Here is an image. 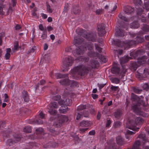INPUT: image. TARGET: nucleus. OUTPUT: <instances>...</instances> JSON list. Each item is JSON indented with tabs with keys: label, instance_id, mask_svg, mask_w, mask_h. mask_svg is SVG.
Masks as SVG:
<instances>
[{
	"label": "nucleus",
	"instance_id": "nucleus-20",
	"mask_svg": "<svg viewBox=\"0 0 149 149\" xmlns=\"http://www.w3.org/2000/svg\"><path fill=\"white\" fill-rule=\"evenodd\" d=\"M91 125V123L88 121L83 120L80 123V126L82 127H87Z\"/></svg>",
	"mask_w": 149,
	"mask_h": 149
},
{
	"label": "nucleus",
	"instance_id": "nucleus-8",
	"mask_svg": "<svg viewBox=\"0 0 149 149\" xmlns=\"http://www.w3.org/2000/svg\"><path fill=\"white\" fill-rule=\"evenodd\" d=\"M86 46L88 50V52L87 53L88 56L90 57H97L101 60L102 59L103 57H102V55L101 56V57L100 56L99 57V54L94 51V44L93 43L89 42L86 44Z\"/></svg>",
	"mask_w": 149,
	"mask_h": 149
},
{
	"label": "nucleus",
	"instance_id": "nucleus-54",
	"mask_svg": "<svg viewBox=\"0 0 149 149\" xmlns=\"http://www.w3.org/2000/svg\"><path fill=\"white\" fill-rule=\"evenodd\" d=\"M88 128H80L79 129V132L80 133H83L85 131H87L88 129Z\"/></svg>",
	"mask_w": 149,
	"mask_h": 149
},
{
	"label": "nucleus",
	"instance_id": "nucleus-30",
	"mask_svg": "<svg viewBox=\"0 0 149 149\" xmlns=\"http://www.w3.org/2000/svg\"><path fill=\"white\" fill-rule=\"evenodd\" d=\"M83 112L82 111H77L76 113V119L79 120L82 117Z\"/></svg>",
	"mask_w": 149,
	"mask_h": 149
},
{
	"label": "nucleus",
	"instance_id": "nucleus-19",
	"mask_svg": "<svg viewBox=\"0 0 149 149\" xmlns=\"http://www.w3.org/2000/svg\"><path fill=\"white\" fill-rule=\"evenodd\" d=\"M115 35L116 36L123 37L124 36V31L122 29L117 28L116 29Z\"/></svg>",
	"mask_w": 149,
	"mask_h": 149
},
{
	"label": "nucleus",
	"instance_id": "nucleus-12",
	"mask_svg": "<svg viewBox=\"0 0 149 149\" xmlns=\"http://www.w3.org/2000/svg\"><path fill=\"white\" fill-rule=\"evenodd\" d=\"M144 53V50L142 49H138L137 50H132L130 53V58L131 59H135L137 57L142 55Z\"/></svg>",
	"mask_w": 149,
	"mask_h": 149
},
{
	"label": "nucleus",
	"instance_id": "nucleus-13",
	"mask_svg": "<svg viewBox=\"0 0 149 149\" xmlns=\"http://www.w3.org/2000/svg\"><path fill=\"white\" fill-rule=\"evenodd\" d=\"M105 25L103 23L99 24L97 25V30L99 36H103L106 33Z\"/></svg>",
	"mask_w": 149,
	"mask_h": 149
},
{
	"label": "nucleus",
	"instance_id": "nucleus-49",
	"mask_svg": "<svg viewBox=\"0 0 149 149\" xmlns=\"http://www.w3.org/2000/svg\"><path fill=\"white\" fill-rule=\"evenodd\" d=\"M86 108V106L85 105H81L78 107V111H82V110Z\"/></svg>",
	"mask_w": 149,
	"mask_h": 149
},
{
	"label": "nucleus",
	"instance_id": "nucleus-1",
	"mask_svg": "<svg viewBox=\"0 0 149 149\" xmlns=\"http://www.w3.org/2000/svg\"><path fill=\"white\" fill-rule=\"evenodd\" d=\"M99 63L95 59L91 60L85 65H79L71 70V72L73 74H78L81 76L87 75L89 74V76L93 75L94 70L98 67Z\"/></svg>",
	"mask_w": 149,
	"mask_h": 149
},
{
	"label": "nucleus",
	"instance_id": "nucleus-28",
	"mask_svg": "<svg viewBox=\"0 0 149 149\" xmlns=\"http://www.w3.org/2000/svg\"><path fill=\"white\" fill-rule=\"evenodd\" d=\"M58 107V105L57 103L54 102H51L49 106L50 108L56 109Z\"/></svg>",
	"mask_w": 149,
	"mask_h": 149
},
{
	"label": "nucleus",
	"instance_id": "nucleus-23",
	"mask_svg": "<svg viewBox=\"0 0 149 149\" xmlns=\"http://www.w3.org/2000/svg\"><path fill=\"white\" fill-rule=\"evenodd\" d=\"M77 59L79 61L86 63L89 61V58L87 56H80L78 57Z\"/></svg>",
	"mask_w": 149,
	"mask_h": 149
},
{
	"label": "nucleus",
	"instance_id": "nucleus-14",
	"mask_svg": "<svg viewBox=\"0 0 149 149\" xmlns=\"http://www.w3.org/2000/svg\"><path fill=\"white\" fill-rule=\"evenodd\" d=\"M59 122L58 124H56V122L54 123V126L56 127H59L63 123L67 122L68 120V117L65 115H62L59 117Z\"/></svg>",
	"mask_w": 149,
	"mask_h": 149
},
{
	"label": "nucleus",
	"instance_id": "nucleus-9",
	"mask_svg": "<svg viewBox=\"0 0 149 149\" xmlns=\"http://www.w3.org/2000/svg\"><path fill=\"white\" fill-rule=\"evenodd\" d=\"M143 121V120L140 117H137L135 120V123L134 124L133 121H130L129 122L127 123L126 125V127L128 129H131L134 131H137L139 128V126L138 127H135V125H139Z\"/></svg>",
	"mask_w": 149,
	"mask_h": 149
},
{
	"label": "nucleus",
	"instance_id": "nucleus-56",
	"mask_svg": "<svg viewBox=\"0 0 149 149\" xmlns=\"http://www.w3.org/2000/svg\"><path fill=\"white\" fill-rule=\"evenodd\" d=\"M47 10L48 12L50 13H52L53 10L50 8V6L49 5H47Z\"/></svg>",
	"mask_w": 149,
	"mask_h": 149
},
{
	"label": "nucleus",
	"instance_id": "nucleus-51",
	"mask_svg": "<svg viewBox=\"0 0 149 149\" xmlns=\"http://www.w3.org/2000/svg\"><path fill=\"white\" fill-rule=\"evenodd\" d=\"M104 10L102 8L97 9L95 11L96 14L99 15H101L102 13Z\"/></svg>",
	"mask_w": 149,
	"mask_h": 149
},
{
	"label": "nucleus",
	"instance_id": "nucleus-63",
	"mask_svg": "<svg viewBox=\"0 0 149 149\" xmlns=\"http://www.w3.org/2000/svg\"><path fill=\"white\" fill-rule=\"evenodd\" d=\"M65 51L67 52H71L72 49L70 47H67L65 49Z\"/></svg>",
	"mask_w": 149,
	"mask_h": 149
},
{
	"label": "nucleus",
	"instance_id": "nucleus-18",
	"mask_svg": "<svg viewBox=\"0 0 149 149\" xmlns=\"http://www.w3.org/2000/svg\"><path fill=\"white\" fill-rule=\"evenodd\" d=\"M124 10L126 13L131 14L133 12L134 9V8L129 6H127L124 7Z\"/></svg>",
	"mask_w": 149,
	"mask_h": 149
},
{
	"label": "nucleus",
	"instance_id": "nucleus-5",
	"mask_svg": "<svg viewBox=\"0 0 149 149\" xmlns=\"http://www.w3.org/2000/svg\"><path fill=\"white\" fill-rule=\"evenodd\" d=\"M146 56H143L137 58V62L135 61H132L130 64V69L132 71H135L137 68L141 65L144 64L147 59Z\"/></svg>",
	"mask_w": 149,
	"mask_h": 149
},
{
	"label": "nucleus",
	"instance_id": "nucleus-44",
	"mask_svg": "<svg viewBox=\"0 0 149 149\" xmlns=\"http://www.w3.org/2000/svg\"><path fill=\"white\" fill-rule=\"evenodd\" d=\"M111 79V81L113 83L116 84H118L120 82V80L118 78H113Z\"/></svg>",
	"mask_w": 149,
	"mask_h": 149
},
{
	"label": "nucleus",
	"instance_id": "nucleus-7",
	"mask_svg": "<svg viewBox=\"0 0 149 149\" xmlns=\"http://www.w3.org/2000/svg\"><path fill=\"white\" fill-rule=\"evenodd\" d=\"M111 71L112 73L117 74L122 78L125 75L127 72V69L125 65H122L121 68L118 65L115 66L112 68Z\"/></svg>",
	"mask_w": 149,
	"mask_h": 149
},
{
	"label": "nucleus",
	"instance_id": "nucleus-43",
	"mask_svg": "<svg viewBox=\"0 0 149 149\" xmlns=\"http://www.w3.org/2000/svg\"><path fill=\"white\" fill-rule=\"evenodd\" d=\"M132 99L134 101H139V98L137 95H135L134 94H132L131 96Z\"/></svg>",
	"mask_w": 149,
	"mask_h": 149
},
{
	"label": "nucleus",
	"instance_id": "nucleus-36",
	"mask_svg": "<svg viewBox=\"0 0 149 149\" xmlns=\"http://www.w3.org/2000/svg\"><path fill=\"white\" fill-rule=\"evenodd\" d=\"M3 7L4 8V10L7 12V15H8L10 10L12 11L13 10L12 7L11 6H9V8L6 6H3Z\"/></svg>",
	"mask_w": 149,
	"mask_h": 149
},
{
	"label": "nucleus",
	"instance_id": "nucleus-38",
	"mask_svg": "<svg viewBox=\"0 0 149 149\" xmlns=\"http://www.w3.org/2000/svg\"><path fill=\"white\" fill-rule=\"evenodd\" d=\"M111 91H112V92H118L119 91V88L118 86H112L111 87Z\"/></svg>",
	"mask_w": 149,
	"mask_h": 149
},
{
	"label": "nucleus",
	"instance_id": "nucleus-27",
	"mask_svg": "<svg viewBox=\"0 0 149 149\" xmlns=\"http://www.w3.org/2000/svg\"><path fill=\"white\" fill-rule=\"evenodd\" d=\"M140 142L139 141H136L134 145L133 146L132 148L129 149H141L140 148Z\"/></svg>",
	"mask_w": 149,
	"mask_h": 149
},
{
	"label": "nucleus",
	"instance_id": "nucleus-53",
	"mask_svg": "<svg viewBox=\"0 0 149 149\" xmlns=\"http://www.w3.org/2000/svg\"><path fill=\"white\" fill-rule=\"evenodd\" d=\"M36 46H33L32 48L30 49L28 51V54H30L31 53H33L34 52L36 49Z\"/></svg>",
	"mask_w": 149,
	"mask_h": 149
},
{
	"label": "nucleus",
	"instance_id": "nucleus-37",
	"mask_svg": "<svg viewBox=\"0 0 149 149\" xmlns=\"http://www.w3.org/2000/svg\"><path fill=\"white\" fill-rule=\"evenodd\" d=\"M125 133L126 137L127 139L128 138V137H130V135H133L135 134V133L130 130H127L126 131Z\"/></svg>",
	"mask_w": 149,
	"mask_h": 149
},
{
	"label": "nucleus",
	"instance_id": "nucleus-45",
	"mask_svg": "<svg viewBox=\"0 0 149 149\" xmlns=\"http://www.w3.org/2000/svg\"><path fill=\"white\" fill-rule=\"evenodd\" d=\"M122 115L121 112L119 111H118L114 113V116L117 118H119Z\"/></svg>",
	"mask_w": 149,
	"mask_h": 149
},
{
	"label": "nucleus",
	"instance_id": "nucleus-61",
	"mask_svg": "<svg viewBox=\"0 0 149 149\" xmlns=\"http://www.w3.org/2000/svg\"><path fill=\"white\" fill-rule=\"evenodd\" d=\"M41 17L42 19H45L47 17V14L42 13L41 14Z\"/></svg>",
	"mask_w": 149,
	"mask_h": 149
},
{
	"label": "nucleus",
	"instance_id": "nucleus-40",
	"mask_svg": "<svg viewBox=\"0 0 149 149\" xmlns=\"http://www.w3.org/2000/svg\"><path fill=\"white\" fill-rule=\"evenodd\" d=\"M45 83V81L44 80H41L40 81V83H38L36 85V89H37L39 88V86L40 85H44Z\"/></svg>",
	"mask_w": 149,
	"mask_h": 149
},
{
	"label": "nucleus",
	"instance_id": "nucleus-31",
	"mask_svg": "<svg viewBox=\"0 0 149 149\" xmlns=\"http://www.w3.org/2000/svg\"><path fill=\"white\" fill-rule=\"evenodd\" d=\"M139 138L141 139L142 140V141L143 143L146 142L147 140L146 139L145 137V135L144 133H142L139 136Z\"/></svg>",
	"mask_w": 149,
	"mask_h": 149
},
{
	"label": "nucleus",
	"instance_id": "nucleus-2",
	"mask_svg": "<svg viewBox=\"0 0 149 149\" xmlns=\"http://www.w3.org/2000/svg\"><path fill=\"white\" fill-rule=\"evenodd\" d=\"M79 32V35L86 38L88 40L93 42H96L97 40V42L99 43L102 44V38H99L97 40V35L96 32H92L88 34L86 30L82 29H80Z\"/></svg>",
	"mask_w": 149,
	"mask_h": 149
},
{
	"label": "nucleus",
	"instance_id": "nucleus-42",
	"mask_svg": "<svg viewBox=\"0 0 149 149\" xmlns=\"http://www.w3.org/2000/svg\"><path fill=\"white\" fill-rule=\"evenodd\" d=\"M80 11L78 6H76V8H74L73 12L75 14H79Z\"/></svg>",
	"mask_w": 149,
	"mask_h": 149
},
{
	"label": "nucleus",
	"instance_id": "nucleus-29",
	"mask_svg": "<svg viewBox=\"0 0 149 149\" xmlns=\"http://www.w3.org/2000/svg\"><path fill=\"white\" fill-rule=\"evenodd\" d=\"M118 17L119 18L125 21H128V19L124 16V13H120L119 14Z\"/></svg>",
	"mask_w": 149,
	"mask_h": 149
},
{
	"label": "nucleus",
	"instance_id": "nucleus-60",
	"mask_svg": "<svg viewBox=\"0 0 149 149\" xmlns=\"http://www.w3.org/2000/svg\"><path fill=\"white\" fill-rule=\"evenodd\" d=\"M50 132H52V133H53V135H58L59 134V132H56L54 130H50Z\"/></svg>",
	"mask_w": 149,
	"mask_h": 149
},
{
	"label": "nucleus",
	"instance_id": "nucleus-33",
	"mask_svg": "<svg viewBox=\"0 0 149 149\" xmlns=\"http://www.w3.org/2000/svg\"><path fill=\"white\" fill-rule=\"evenodd\" d=\"M48 109H49L48 112L50 113V114L51 115H56L57 113V111L55 109H52L53 108H48Z\"/></svg>",
	"mask_w": 149,
	"mask_h": 149
},
{
	"label": "nucleus",
	"instance_id": "nucleus-3",
	"mask_svg": "<svg viewBox=\"0 0 149 149\" xmlns=\"http://www.w3.org/2000/svg\"><path fill=\"white\" fill-rule=\"evenodd\" d=\"M55 76L57 79L63 78H67L65 79H61L60 80V83L62 85L67 86H70L71 87H78V83L75 81H71L68 79V74H61L60 73L55 74Z\"/></svg>",
	"mask_w": 149,
	"mask_h": 149
},
{
	"label": "nucleus",
	"instance_id": "nucleus-57",
	"mask_svg": "<svg viewBox=\"0 0 149 149\" xmlns=\"http://www.w3.org/2000/svg\"><path fill=\"white\" fill-rule=\"evenodd\" d=\"M61 96L59 95H57L54 96L53 98L54 100L56 101L59 100Z\"/></svg>",
	"mask_w": 149,
	"mask_h": 149
},
{
	"label": "nucleus",
	"instance_id": "nucleus-46",
	"mask_svg": "<svg viewBox=\"0 0 149 149\" xmlns=\"http://www.w3.org/2000/svg\"><path fill=\"white\" fill-rule=\"evenodd\" d=\"M144 9H145L147 11H149V2L148 1L145 2L144 5L143 7Z\"/></svg>",
	"mask_w": 149,
	"mask_h": 149
},
{
	"label": "nucleus",
	"instance_id": "nucleus-50",
	"mask_svg": "<svg viewBox=\"0 0 149 149\" xmlns=\"http://www.w3.org/2000/svg\"><path fill=\"white\" fill-rule=\"evenodd\" d=\"M23 98L24 101L26 102H28L29 100V99L27 94H24L23 95Z\"/></svg>",
	"mask_w": 149,
	"mask_h": 149
},
{
	"label": "nucleus",
	"instance_id": "nucleus-58",
	"mask_svg": "<svg viewBox=\"0 0 149 149\" xmlns=\"http://www.w3.org/2000/svg\"><path fill=\"white\" fill-rule=\"evenodd\" d=\"M111 123V122L110 119L107 120L106 123V127H109Z\"/></svg>",
	"mask_w": 149,
	"mask_h": 149
},
{
	"label": "nucleus",
	"instance_id": "nucleus-25",
	"mask_svg": "<svg viewBox=\"0 0 149 149\" xmlns=\"http://www.w3.org/2000/svg\"><path fill=\"white\" fill-rule=\"evenodd\" d=\"M11 49L10 48H8L6 49V53L5 55V58L6 60H9L10 56Z\"/></svg>",
	"mask_w": 149,
	"mask_h": 149
},
{
	"label": "nucleus",
	"instance_id": "nucleus-17",
	"mask_svg": "<svg viewBox=\"0 0 149 149\" xmlns=\"http://www.w3.org/2000/svg\"><path fill=\"white\" fill-rule=\"evenodd\" d=\"M85 43V42L84 39L80 38L79 36L75 37L74 38V43L76 46L84 44Z\"/></svg>",
	"mask_w": 149,
	"mask_h": 149
},
{
	"label": "nucleus",
	"instance_id": "nucleus-41",
	"mask_svg": "<svg viewBox=\"0 0 149 149\" xmlns=\"http://www.w3.org/2000/svg\"><path fill=\"white\" fill-rule=\"evenodd\" d=\"M2 96L4 102H7L8 101L9 99L8 97L7 94H3Z\"/></svg>",
	"mask_w": 149,
	"mask_h": 149
},
{
	"label": "nucleus",
	"instance_id": "nucleus-62",
	"mask_svg": "<svg viewBox=\"0 0 149 149\" xmlns=\"http://www.w3.org/2000/svg\"><path fill=\"white\" fill-rule=\"evenodd\" d=\"M21 26L19 24H17L15 26V29L16 30H19L21 28Z\"/></svg>",
	"mask_w": 149,
	"mask_h": 149
},
{
	"label": "nucleus",
	"instance_id": "nucleus-48",
	"mask_svg": "<svg viewBox=\"0 0 149 149\" xmlns=\"http://www.w3.org/2000/svg\"><path fill=\"white\" fill-rule=\"evenodd\" d=\"M47 37V32H46V29L45 30V31L43 32L42 35L41 36V37L42 39L45 40L46 39Z\"/></svg>",
	"mask_w": 149,
	"mask_h": 149
},
{
	"label": "nucleus",
	"instance_id": "nucleus-39",
	"mask_svg": "<svg viewBox=\"0 0 149 149\" xmlns=\"http://www.w3.org/2000/svg\"><path fill=\"white\" fill-rule=\"evenodd\" d=\"M116 141L117 143L119 145H121L123 142V141L120 136H118L116 138Z\"/></svg>",
	"mask_w": 149,
	"mask_h": 149
},
{
	"label": "nucleus",
	"instance_id": "nucleus-16",
	"mask_svg": "<svg viewBox=\"0 0 149 149\" xmlns=\"http://www.w3.org/2000/svg\"><path fill=\"white\" fill-rule=\"evenodd\" d=\"M86 47L84 45H81L78 47V48L75 50L77 54L78 55L83 54L86 50Z\"/></svg>",
	"mask_w": 149,
	"mask_h": 149
},
{
	"label": "nucleus",
	"instance_id": "nucleus-35",
	"mask_svg": "<svg viewBox=\"0 0 149 149\" xmlns=\"http://www.w3.org/2000/svg\"><path fill=\"white\" fill-rule=\"evenodd\" d=\"M94 45L95 49L99 53H101L102 52V48L100 47L97 43H95Z\"/></svg>",
	"mask_w": 149,
	"mask_h": 149
},
{
	"label": "nucleus",
	"instance_id": "nucleus-64",
	"mask_svg": "<svg viewBox=\"0 0 149 149\" xmlns=\"http://www.w3.org/2000/svg\"><path fill=\"white\" fill-rule=\"evenodd\" d=\"M39 28L40 30L41 31H43L44 30V28L42 24L39 25Z\"/></svg>",
	"mask_w": 149,
	"mask_h": 149
},
{
	"label": "nucleus",
	"instance_id": "nucleus-34",
	"mask_svg": "<svg viewBox=\"0 0 149 149\" xmlns=\"http://www.w3.org/2000/svg\"><path fill=\"white\" fill-rule=\"evenodd\" d=\"M149 74V69L145 68L143 70V77L145 78L147 77Z\"/></svg>",
	"mask_w": 149,
	"mask_h": 149
},
{
	"label": "nucleus",
	"instance_id": "nucleus-11",
	"mask_svg": "<svg viewBox=\"0 0 149 149\" xmlns=\"http://www.w3.org/2000/svg\"><path fill=\"white\" fill-rule=\"evenodd\" d=\"M74 61V59L70 56H68L67 58H65L63 61L64 68L62 70V71H68L70 69L69 67L72 65Z\"/></svg>",
	"mask_w": 149,
	"mask_h": 149
},
{
	"label": "nucleus",
	"instance_id": "nucleus-47",
	"mask_svg": "<svg viewBox=\"0 0 149 149\" xmlns=\"http://www.w3.org/2000/svg\"><path fill=\"white\" fill-rule=\"evenodd\" d=\"M23 131L26 133H30L31 131V128L30 127L27 126L24 128Z\"/></svg>",
	"mask_w": 149,
	"mask_h": 149
},
{
	"label": "nucleus",
	"instance_id": "nucleus-10",
	"mask_svg": "<svg viewBox=\"0 0 149 149\" xmlns=\"http://www.w3.org/2000/svg\"><path fill=\"white\" fill-rule=\"evenodd\" d=\"M114 43L116 46L119 47H121L123 46H126L127 48H130L131 46L137 44L136 40H131L128 41H125L124 42H122L119 40L114 41Z\"/></svg>",
	"mask_w": 149,
	"mask_h": 149
},
{
	"label": "nucleus",
	"instance_id": "nucleus-15",
	"mask_svg": "<svg viewBox=\"0 0 149 149\" xmlns=\"http://www.w3.org/2000/svg\"><path fill=\"white\" fill-rule=\"evenodd\" d=\"M134 3L136 5V8L137 9V14H141L143 12V10L139 6H141L142 4L141 0H134Z\"/></svg>",
	"mask_w": 149,
	"mask_h": 149
},
{
	"label": "nucleus",
	"instance_id": "nucleus-59",
	"mask_svg": "<svg viewBox=\"0 0 149 149\" xmlns=\"http://www.w3.org/2000/svg\"><path fill=\"white\" fill-rule=\"evenodd\" d=\"M114 125L115 127H118L121 125V123L119 121L116 122L115 123Z\"/></svg>",
	"mask_w": 149,
	"mask_h": 149
},
{
	"label": "nucleus",
	"instance_id": "nucleus-32",
	"mask_svg": "<svg viewBox=\"0 0 149 149\" xmlns=\"http://www.w3.org/2000/svg\"><path fill=\"white\" fill-rule=\"evenodd\" d=\"M131 90L136 93H139L141 92L142 91L141 89L134 87L131 88Z\"/></svg>",
	"mask_w": 149,
	"mask_h": 149
},
{
	"label": "nucleus",
	"instance_id": "nucleus-22",
	"mask_svg": "<svg viewBox=\"0 0 149 149\" xmlns=\"http://www.w3.org/2000/svg\"><path fill=\"white\" fill-rule=\"evenodd\" d=\"M130 59H131L130 57L128 56H125L122 57L120 59V63L121 65H123V64L127 62Z\"/></svg>",
	"mask_w": 149,
	"mask_h": 149
},
{
	"label": "nucleus",
	"instance_id": "nucleus-26",
	"mask_svg": "<svg viewBox=\"0 0 149 149\" xmlns=\"http://www.w3.org/2000/svg\"><path fill=\"white\" fill-rule=\"evenodd\" d=\"M139 24L137 21L134 22L130 24V27L134 29L138 28L139 27Z\"/></svg>",
	"mask_w": 149,
	"mask_h": 149
},
{
	"label": "nucleus",
	"instance_id": "nucleus-4",
	"mask_svg": "<svg viewBox=\"0 0 149 149\" xmlns=\"http://www.w3.org/2000/svg\"><path fill=\"white\" fill-rule=\"evenodd\" d=\"M71 101L67 97L63 96L62 99L58 101L59 104L61 106L59 110V112L61 113H65L68 111L67 106L70 104Z\"/></svg>",
	"mask_w": 149,
	"mask_h": 149
},
{
	"label": "nucleus",
	"instance_id": "nucleus-55",
	"mask_svg": "<svg viewBox=\"0 0 149 149\" xmlns=\"http://www.w3.org/2000/svg\"><path fill=\"white\" fill-rule=\"evenodd\" d=\"M36 134H39L43 132V129L42 128H39L36 130Z\"/></svg>",
	"mask_w": 149,
	"mask_h": 149
},
{
	"label": "nucleus",
	"instance_id": "nucleus-24",
	"mask_svg": "<svg viewBox=\"0 0 149 149\" xmlns=\"http://www.w3.org/2000/svg\"><path fill=\"white\" fill-rule=\"evenodd\" d=\"M143 13H142L141 14L138 15L137 13V15L139 18H140L142 22L144 23H148V18L146 17H145L143 15L141 16V15Z\"/></svg>",
	"mask_w": 149,
	"mask_h": 149
},
{
	"label": "nucleus",
	"instance_id": "nucleus-21",
	"mask_svg": "<svg viewBox=\"0 0 149 149\" xmlns=\"http://www.w3.org/2000/svg\"><path fill=\"white\" fill-rule=\"evenodd\" d=\"M134 111L138 114L143 115V112L141 111V109L137 105H134L132 107Z\"/></svg>",
	"mask_w": 149,
	"mask_h": 149
},
{
	"label": "nucleus",
	"instance_id": "nucleus-52",
	"mask_svg": "<svg viewBox=\"0 0 149 149\" xmlns=\"http://www.w3.org/2000/svg\"><path fill=\"white\" fill-rule=\"evenodd\" d=\"M3 6H0V15H3L5 14V12L3 11V9H4Z\"/></svg>",
	"mask_w": 149,
	"mask_h": 149
},
{
	"label": "nucleus",
	"instance_id": "nucleus-6",
	"mask_svg": "<svg viewBox=\"0 0 149 149\" xmlns=\"http://www.w3.org/2000/svg\"><path fill=\"white\" fill-rule=\"evenodd\" d=\"M142 30L143 31L139 32V33H132V37L136 36L135 40L137 44L143 42V38L141 36H139L140 34H143L147 32H149V25H144L142 27Z\"/></svg>",
	"mask_w": 149,
	"mask_h": 149
}]
</instances>
